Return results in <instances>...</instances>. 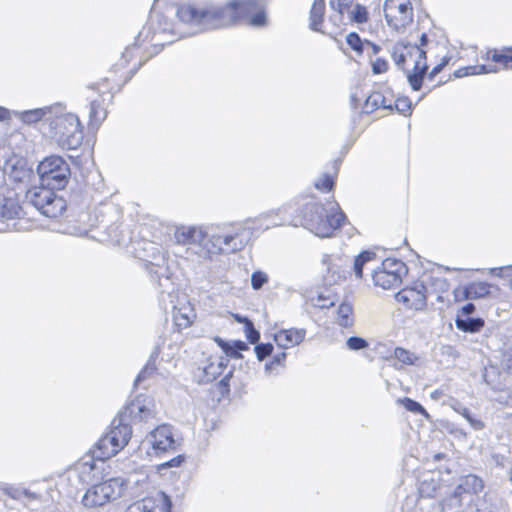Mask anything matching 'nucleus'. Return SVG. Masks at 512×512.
<instances>
[{"instance_id":"nucleus-1","label":"nucleus","mask_w":512,"mask_h":512,"mask_svg":"<svg viewBox=\"0 0 512 512\" xmlns=\"http://www.w3.org/2000/svg\"><path fill=\"white\" fill-rule=\"evenodd\" d=\"M150 415L151 411L145 405L130 403L112 420L110 431L95 443L94 448L57 473V477L65 480H122L110 476L107 460L128 444L132 435L131 422L142 421Z\"/></svg>"},{"instance_id":"nucleus-2","label":"nucleus","mask_w":512,"mask_h":512,"mask_svg":"<svg viewBox=\"0 0 512 512\" xmlns=\"http://www.w3.org/2000/svg\"><path fill=\"white\" fill-rule=\"evenodd\" d=\"M179 18L196 28V32L229 28L248 19L252 27H264L268 19L259 0H227L224 4L207 3L203 6L185 4L179 7Z\"/></svg>"},{"instance_id":"nucleus-3","label":"nucleus","mask_w":512,"mask_h":512,"mask_svg":"<svg viewBox=\"0 0 512 512\" xmlns=\"http://www.w3.org/2000/svg\"><path fill=\"white\" fill-rule=\"evenodd\" d=\"M337 210L328 212L314 196H300L280 208V212L289 218V224L303 226L316 236L331 237L347 220L346 214L335 203Z\"/></svg>"},{"instance_id":"nucleus-4","label":"nucleus","mask_w":512,"mask_h":512,"mask_svg":"<svg viewBox=\"0 0 512 512\" xmlns=\"http://www.w3.org/2000/svg\"><path fill=\"white\" fill-rule=\"evenodd\" d=\"M251 232L242 224L222 222L208 224V237L203 248V258L241 251L250 239Z\"/></svg>"},{"instance_id":"nucleus-5","label":"nucleus","mask_w":512,"mask_h":512,"mask_svg":"<svg viewBox=\"0 0 512 512\" xmlns=\"http://www.w3.org/2000/svg\"><path fill=\"white\" fill-rule=\"evenodd\" d=\"M182 5L183 4L177 7L176 12ZM176 16L181 23L188 25L191 31L183 33L179 32L177 31L175 24L169 20L168 17L162 14H157L152 16L149 22L142 28V30L139 31L135 37L133 47L140 46L142 43L147 41L151 42V50L148 52V58H150L154 55H157L164 48V46L172 44L180 38L199 33L196 32V28L191 24L182 21L177 13Z\"/></svg>"},{"instance_id":"nucleus-6","label":"nucleus","mask_w":512,"mask_h":512,"mask_svg":"<svg viewBox=\"0 0 512 512\" xmlns=\"http://www.w3.org/2000/svg\"><path fill=\"white\" fill-rule=\"evenodd\" d=\"M56 189L49 186H35L26 193V199L31 203L42 215L48 218H56L61 216L68 207H79L80 209L87 206L86 198L78 193H71L69 200L63 195L55 192Z\"/></svg>"},{"instance_id":"nucleus-7","label":"nucleus","mask_w":512,"mask_h":512,"mask_svg":"<svg viewBox=\"0 0 512 512\" xmlns=\"http://www.w3.org/2000/svg\"><path fill=\"white\" fill-rule=\"evenodd\" d=\"M57 106L59 109L49 116V134L62 149L77 150L84 139L81 122L76 114L66 112L62 104L57 103Z\"/></svg>"},{"instance_id":"nucleus-8","label":"nucleus","mask_w":512,"mask_h":512,"mask_svg":"<svg viewBox=\"0 0 512 512\" xmlns=\"http://www.w3.org/2000/svg\"><path fill=\"white\" fill-rule=\"evenodd\" d=\"M135 256L141 261L142 267L150 275L151 281L163 287V279L169 281V268L162 247L152 241L142 240L137 243Z\"/></svg>"},{"instance_id":"nucleus-9","label":"nucleus","mask_w":512,"mask_h":512,"mask_svg":"<svg viewBox=\"0 0 512 512\" xmlns=\"http://www.w3.org/2000/svg\"><path fill=\"white\" fill-rule=\"evenodd\" d=\"M37 174L40 185L63 190L70 179L71 169L62 156L50 155L39 162Z\"/></svg>"},{"instance_id":"nucleus-10","label":"nucleus","mask_w":512,"mask_h":512,"mask_svg":"<svg viewBox=\"0 0 512 512\" xmlns=\"http://www.w3.org/2000/svg\"><path fill=\"white\" fill-rule=\"evenodd\" d=\"M406 264L397 258H386L372 272V280L375 286L382 289H394L402 282V277L407 274Z\"/></svg>"},{"instance_id":"nucleus-11","label":"nucleus","mask_w":512,"mask_h":512,"mask_svg":"<svg viewBox=\"0 0 512 512\" xmlns=\"http://www.w3.org/2000/svg\"><path fill=\"white\" fill-rule=\"evenodd\" d=\"M125 484L126 482H97L83 495L82 503L86 507H96L116 500L122 497Z\"/></svg>"},{"instance_id":"nucleus-12","label":"nucleus","mask_w":512,"mask_h":512,"mask_svg":"<svg viewBox=\"0 0 512 512\" xmlns=\"http://www.w3.org/2000/svg\"><path fill=\"white\" fill-rule=\"evenodd\" d=\"M207 237L208 225H180L174 231V238L177 244L196 247L195 253L202 258Z\"/></svg>"},{"instance_id":"nucleus-13","label":"nucleus","mask_w":512,"mask_h":512,"mask_svg":"<svg viewBox=\"0 0 512 512\" xmlns=\"http://www.w3.org/2000/svg\"><path fill=\"white\" fill-rule=\"evenodd\" d=\"M384 11L388 25L397 30L412 22V5L409 0H385Z\"/></svg>"},{"instance_id":"nucleus-14","label":"nucleus","mask_w":512,"mask_h":512,"mask_svg":"<svg viewBox=\"0 0 512 512\" xmlns=\"http://www.w3.org/2000/svg\"><path fill=\"white\" fill-rule=\"evenodd\" d=\"M427 288L423 281L417 280L411 286L405 287L395 294V299L416 311L424 310L427 306Z\"/></svg>"},{"instance_id":"nucleus-15","label":"nucleus","mask_w":512,"mask_h":512,"mask_svg":"<svg viewBox=\"0 0 512 512\" xmlns=\"http://www.w3.org/2000/svg\"><path fill=\"white\" fill-rule=\"evenodd\" d=\"M97 227L107 232L110 237H116L119 221L122 218L121 208L111 202L102 203L95 211Z\"/></svg>"},{"instance_id":"nucleus-16","label":"nucleus","mask_w":512,"mask_h":512,"mask_svg":"<svg viewBox=\"0 0 512 512\" xmlns=\"http://www.w3.org/2000/svg\"><path fill=\"white\" fill-rule=\"evenodd\" d=\"M172 502L164 492H158L154 497H145L130 504L126 512H171Z\"/></svg>"},{"instance_id":"nucleus-17","label":"nucleus","mask_w":512,"mask_h":512,"mask_svg":"<svg viewBox=\"0 0 512 512\" xmlns=\"http://www.w3.org/2000/svg\"><path fill=\"white\" fill-rule=\"evenodd\" d=\"M148 441L156 454L175 449L173 427L167 424L157 426L148 436Z\"/></svg>"},{"instance_id":"nucleus-18","label":"nucleus","mask_w":512,"mask_h":512,"mask_svg":"<svg viewBox=\"0 0 512 512\" xmlns=\"http://www.w3.org/2000/svg\"><path fill=\"white\" fill-rule=\"evenodd\" d=\"M306 336L304 328L280 329L273 334V340L281 349H289L300 345Z\"/></svg>"},{"instance_id":"nucleus-19","label":"nucleus","mask_w":512,"mask_h":512,"mask_svg":"<svg viewBox=\"0 0 512 512\" xmlns=\"http://www.w3.org/2000/svg\"><path fill=\"white\" fill-rule=\"evenodd\" d=\"M491 284L488 282H471L464 285L461 289L455 290V297L462 293L465 300H477L487 297L490 294Z\"/></svg>"},{"instance_id":"nucleus-20","label":"nucleus","mask_w":512,"mask_h":512,"mask_svg":"<svg viewBox=\"0 0 512 512\" xmlns=\"http://www.w3.org/2000/svg\"><path fill=\"white\" fill-rule=\"evenodd\" d=\"M57 109H59V106H57L56 103L52 106L26 110L21 113L20 119L26 124H33L38 121L44 120V122H46L49 125V116H53L54 111Z\"/></svg>"},{"instance_id":"nucleus-21","label":"nucleus","mask_w":512,"mask_h":512,"mask_svg":"<svg viewBox=\"0 0 512 512\" xmlns=\"http://www.w3.org/2000/svg\"><path fill=\"white\" fill-rule=\"evenodd\" d=\"M214 341L221 348L227 357L234 359H242V351L248 350L249 346L242 340L227 341L219 336L214 338Z\"/></svg>"},{"instance_id":"nucleus-22","label":"nucleus","mask_w":512,"mask_h":512,"mask_svg":"<svg viewBox=\"0 0 512 512\" xmlns=\"http://www.w3.org/2000/svg\"><path fill=\"white\" fill-rule=\"evenodd\" d=\"M427 63H421L415 60L412 71H405L407 82L413 91H419L422 88L425 77H427Z\"/></svg>"},{"instance_id":"nucleus-23","label":"nucleus","mask_w":512,"mask_h":512,"mask_svg":"<svg viewBox=\"0 0 512 512\" xmlns=\"http://www.w3.org/2000/svg\"><path fill=\"white\" fill-rule=\"evenodd\" d=\"M325 15V0H314L309 11V29L323 33L321 30Z\"/></svg>"},{"instance_id":"nucleus-24","label":"nucleus","mask_w":512,"mask_h":512,"mask_svg":"<svg viewBox=\"0 0 512 512\" xmlns=\"http://www.w3.org/2000/svg\"><path fill=\"white\" fill-rule=\"evenodd\" d=\"M452 408L456 413L461 415L469 423L472 429L479 431L484 428L485 425L483 421L462 403L455 402L452 405Z\"/></svg>"},{"instance_id":"nucleus-25","label":"nucleus","mask_w":512,"mask_h":512,"mask_svg":"<svg viewBox=\"0 0 512 512\" xmlns=\"http://www.w3.org/2000/svg\"><path fill=\"white\" fill-rule=\"evenodd\" d=\"M456 328L468 333L479 332L484 326V320L481 317L465 316L464 318H455Z\"/></svg>"},{"instance_id":"nucleus-26","label":"nucleus","mask_w":512,"mask_h":512,"mask_svg":"<svg viewBox=\"0 0 512 512\" xmlns=\"http://www.w3.org/2000/svg\"><path fill=\"white\" fill-rule=\"evenodd\" d=\"M22 214L23 210L19 200H11L8 198L0 205V219L13 220L20 218Z\"/></svg>"},{"instance_id":"nucleus-27","label":"nucleus","mask_w":512,"mask_h":512,"mask_svg":"<svg viewBox=\"0 0 512 512\" xmlns=\"http://www.w3.org/2000/svg\"><path fill=\"white\" fill-rule=\"evenodd\" d=\"M483 381L493 390H500L502 387L501 372L497 366H485L482 373Z\"/></svg>"},{"instance_id":"nucleus-28","label":"nucleus","mask_w":512,"mask_h":512,"mask_svg":"<svg viewBox=\"0 0 512 512\" xmlns=\"http://www.w3.org/2000/svg\"><path fill=\"white\" fill-rule=\"evenodd\" d=\"M200 374L198 375V382L200 384H207L216 380L221 372L219 371V366L215 365V361L212 359H208L207 363L198 369Z\"/></svg>"},{"instance_id":"nucleus-29","label":"nucleus","mask_w":512,"mask_h":512,"mask_svg":"<svg viewBox=\"0 0 512 512\" xmlns=\"http://www.w3.org/2000/svg\"><path fill=\"white\" fill-rule=\"evenodd\" d=\"M353 307L347 301H342L337 308V323L344 328H350L353 325Z\"/></svg>"},{"instance_id":"nucleus-30","label":"nucleus","mask_w":512,"mask_h":512,"mask_svg":"<svg viewBox=\"0 0 512 512\" xmlns=\"http://www.w3.org/2000/svg\"><path fill=\"white\" fill-rule=\"evenodd\" d=\"M422 281L426 284L427 295L430 291L443 293L449 289V283L443 277L428 275Z\"/></svg>"},{"instance_id":"nucleus-31","label":"nucleus","mask_w":512,"mask_h":512,"mask_svg":"<svg viewBox=\"0 0 512 512\" xmlns=\"http://www.w3.org/2000/svg\"><path fill=\"white\" fill-rule=\"evenodd\" d=\"M488 58L495 63L502 64L506 69H511L512 48H504L501 51L493 49L488 52Z\"/></svg>"},{"instance_id":"nucleus-32","label":"nucleus","mask_w":512,"mask_h":512,"mask_svg":"<svg viewBox=\"0 0 512 512\" xmlns=\"http://www.w3.org/2000/svg\"><path fill=\"white\" fill-rule=\"evenodd\" d=\"M107 112L101 106L100 101L93 100L89 107V124L98 127L106 118Z\"/></svg>"},{"instance_id":"nucleus-33","label":"nucleus","mask_w":512,"mask_h":512,"mask_svg":"<svg viewBox=\"0 0 512 512\" xmlns=\"http://www.w3.org/2000/svg\"><path fill=\"white\" fill-rule=\"evenodd\" d=\"M375 258L376 254L370 250H363L355 257L353 270L356 278L361 279L363 277L364 265Z\"/></svg>"},{"instance_id":"nucleus-34","label":"nucleus","mask_w":512,"mask_h":512,"mask_svg":"<svg viewBox=\"0 0 512 512\" xmlns=\"http://www.w3.org/2000/svg\"><path fill=\"white\" fill-rule=\"evenodd\" d=\"M384 99L385 97L383 96L382 93L378 91L372 92L366 97L364 101L362 113L370 114L377 110L378 108H382Z\"/></svg>"},{"instance_id":"nucleus-35","label":"nucleus","mask_w":512,"mask_h":512,"mask_svg":"<svg viewBox=\"0 0 512 512\" xmlns=\"http://www.w3.org/2000/svg\"><path fill=\"white\" fill-rule=\"evenodd\" d=\"M3 491L15 500H22L23 498L36 499L37 495L29 489L15 487L13 485L6 486Z\"/></svg>"},{"instance_id":"nucleus-36","label":"nucleus","mask_w":512,"mask_h":512,"mask_svg":"<svg viewBox=\"0 0 512 512\" xmlns=\"http://www.w3.org/2000/svg\"><path fill=\"white\" fill-rule=\"evenodd\" d=\"M403 407L412 413L420 414L424 416L426 419L430 418L429 413L426 411V409L422 406V404L414 399H411L409 397H404L398 400Z\"/></svg>"},{"instance_id":"nucleus-37","label":"nucleus","mask_w":512,"mask_h":512,"mask_svg":"<svg viewBox=\"0 0 512 512\" xmlns=\"http://www.w3.org/2000/svg\"><path fill=\"white\" fill-rule=\"evenodd\" d=\"M8 198L11 200H18L15 191L10 189L7 184L5 171L0 167V205Z\"/></svg>"},{"instance_id":"nucleus-38","label":"nucleus","mask_w":512,"mask_h":512,"mask_svg":"<svg viewBox=\"0 0 512 512\" xmlns=\"http://www.w3.org/2000/svg\"><path fill=\"white\" fill-rule=\"evenodd\" d=\"M287 353L280 352L272 357V359L265 363L264 371L267 374L276 373L278 374L277 367L285 368Z\"/></svg>"},{"instance_id":"nucleus-39","label":"nucleus","mask_w":512,"mask_h":512,"mask_svg":"<svg viewBox=\"0 0 512 512\" xmlns=\"http://www.w3.org/2000/svg\"><path fill=\"white\" fill-rule=\"evenodd\" d=\"M366 40H362L357 32H350L346 36V43L348 46L356 52L358 55H361L364 51V46L366 45Z\"/></svg>"},{"instance_id":"nucleus-40","label":"nucleus","mask_w":512,"mask_h":512,"mask_svg":"<svg viewBox=\"0 0 512 512\" xmlns=\"http://www.w3.org/2000/svg\"><path fill=\"white\" fill-rule=\"evenodd\" d=\"M368 19L369 12L367 8L360 3L355 4L353 10L350 12V20L357 24H364Z\"/></svg>"},{"instance_id":"nucleus-41","label":"nucleus","mask_w":512,"mask_h":512,"mask_svg":"<svg viewBox=\"0 0 512 512\" xmlns=\"http://www.w3.org/2000/svg\"><path fill=\"white\" fill-rule=\"evenodd\" d=\"M314 186L317 190L331 192L335 187V179L329 173H323L321 177L315 181Z\"/></svg>"},{"instance_id":"nucleus-42","label":"nucleus","mask_w":512,"mask_h":512,"mask_svg":"<svg viewBox=\"0 0 512 512\" xmlns=\"http://www.w3.org/2000/svg\"><path fill=\"white\" fill-rule=\"evenodd\" d=\"M394 357L405 365H414L418 357L402 347H396L393 353Z\"/></svg>"},{"instance_id":"nucleus-43","label":"nucleus","mask_w":512,"mask_h":512,"mask_svg":"<svg viewBox=\"0 0 512 512\" xmlns=\"http://www.w3.org/2000/svg\"><path fill=\"white\" fill-rule=\"evenodd\" d=\"M244 332L247 341L250 344H257L260 339V332L254 327V323L247 317H244Z\"/></svg>"},{"instance_id":"nucleus-44","label":"nucleus","mask_w":512,"mask_h":512,"mask_svg":"<svg viewBox=\"0 0 512 512\" xmlns=\"http://www.w3.org/2000/svg\"><path fill=\"white\" fill-rule=\"evenodd\" d=\"M470 486V482H464V483H461L459 484L456 489L454 490V493L453 495L448 498V503L450 505H461L462 503V496L464 494H469V487Z\"/></svg>"},{"instance_id":"nucleus-45","label":"nucleus","mask_w":512,"mask_h":512,"mask_svg":"<svg viewBox=\"0 0 512 512\" xmlns=\"http://www.w3.org/2000/svg\"><path fill=\"white\" fill-rule=\"evenodd\" d=\"M346 347L350 351H361L369 347V342L360 336H350L346 340Z\"/></svg>"},{"instance_id":"nucleus-46","label":"nucleus","mask_w":512,"mask_h":512,"mask_svg":"<svg viewBox=\"0 0 512 512\" xmlns=\"http://www.w3.org/2000/svg\"><path fill=\"white\" fill-rule=\"evenodd\" d=\"M394 107L399 114L410 115L412 111V102L407 96L397 97Z\"/></svg>"},{"instance_id":"nucleus-47","label":"nucleus","mask_w":512,"mask_h":512,"mask_svg":"<svg viewBox=\"0 0 512 512\" xmlns=\"http://www.w3.org/2000/svg\"><path fill=\"white\" fill-rule=\"evenodd\" d=\"M274 346L272 343H257L254 347V352L259 361H263L268 356L272 355Z\"/></svg>"},{"instance_id":"nucleus-48","label":"nucleus","mask_w":512,"mask_h":512,"mask_svg":"<svg viewBox=\"0 0 512 512\" xmlns=\"http://www.w3.org/2000/svg\"><path fill=\"white\" fill-rule=\"evenodd\" d=\"M268 280V275L265 272L256 270L251 274V287L256 291L260 290Z\"/></svg>"},{"instance_id":"nucleus-49","label":"nucleus","mask_w":512,"mask_h":512,"mask_svg":"<svg viewBox=\"0 0 512 512\" xmlns=\"http://www.w3.org/2000/svg\"><path fill=\"white\" fill-rule=\"evenodd\" d=\"M419 497L421 498H432L435 496L437 487L435 482H419L417 487Z\"/></svg>"},{"instance_id":"nucleus-50","label":"nucleus","mask_w":512,"mask_h":512,"mask_svg":"<svg viewBox=\"0 0 512 512\" xmlns=\"http://www.w3.org/2000/svg\"><path fill=\"white\" fill-rule=\"evenodd\" d=\"M157 370L156 366H153L152 364H149L146 362L144 367L140 370L138 375L136 376L133 386L136 388L141 382L148 379L151 375H153Z\"/></svg>"},{"instance_id":"nucleus-51","label":"nucleus","mask_w":512,"mask_h":512,"mask_svg":"<svg viewBox=\"0 0 512 512\" xmlns=\"http://www.w3.org/2000/svg\"><path fill=\"white\" fill-rule=\"evenodd\" d=\"M335 300L334 298L329 294L325 292H319L317 294L315 306L324 309V308H330L334 306Z\"/></svg>"},{"instance_id":"nucleus-52","label":"nucleus","mask_w":512,"mask_h":512,"mask_svg":"<svg viewBox=\"0 0 512 512\" xmlns=\"http://www.w3.org/2000/svg\"><path fill=\"white\" fill-rule=\"evenodd\" d=\"M391 57L393 61L395 62L398 69L402 70L403 72L407 71L405 68L406 63V54L403 50H399L398 46L393 48V51L391 52Z\"/></svg>"},{"instance_id":"nucleus-53","label":"nucleus","mask_w":512,"mask_h":512,"mask_svg":"<svg viewBox=\"0 0 512 512\" xmlns=\"http://www.w3.org/2000/svg\"><path fill=\"white\" fill-rule=\"evenodd\" d=\"M233 376V371L230 370L220 381L217 383V389L221 396H226L230 393V379Z\"/></svg>"},{"instance_id":"nucleus-54","label":"nucleus","mask_w":512,"mask_h":512,"mask_svg":"<svg viewBox=\"0 0 512 512\" xmlns=\"http://www.w3.org/2000/svg\"><path fill=\"white\" fill-rule=\"evenodd\" d=\"M398 45H400L404 49L415 50V53L418 55L416 60H420L421 63H426L427 53L417 44H412L410 42H401Z\"/></svg>"},{"instance_id":"nucleus-55","label":"nucleus","mask_w":512,"mask_h":512,"mask_svg":"<svg viewBox=\"0 0 512 512\" xmlns=\"http://www.w3.org/2000/svg\"><path fill=\"white\" fill-rule=\"evenodd\" d=\"M450 59L449 56H444L437 65L427 72V78L433 80L449 64Z\"/></svg>"},{"instance_id":"nucleus-56","label":"nucleus","mask_w":512,"mask_h":512,"mask_svg":"<svg viewBox=\"0 0 512 512\" xmlns=\"http://www.w3.org/2000/svg\"><path fill=\"white\" fill-rule=\"evenodd\" d=\"M353 0H330V7L337 11L339 14L343 15L345 10L350 7Z\"/></svg>"},{"instance_id":"nucleus-57","label":"nucleus","mask_w":512,"mask_h":512,"mask_svg":"<svg viewBox=\"0 0 512 512\" xmlns=\"http://www.w3.org/2000/svg\"><path fill=\"white\" fill-rule=\"evenodd\" d=\"M388 69V62L384 58H376L372 62V73L375 75L382 74Z\"/></svg>"},{"instance_id":"nucleus-58","label":"nucleus","mask_w":512,"mask_h":512,"mask_svg":"<svg viewBox=\"0 0 512 512\" xmlns=\"http://www.w3.org/2000/svg\"><path fill=\"white\" fill-rule=\"evenodd\" d=\"M476 311V307L473 303L468 302L461 307L459 312L456 315V318H464L465 316H474Z\"/></svg>"},{"instance_id":"nucleus-59","label":"nucleus","mask_w":512,"mask_h":512,"mask_svg":"<svg viewBox=\"0 0 512 512\" xmlns=\"http://www.w3.org/2000/svg\"><path fill=\"white\" fill-rule=\"evenodd\" d=\"M175 325L179 328H186L191 324L190 318L180 312L174 313L173 315Z\"/></svg>"},{"instance_id":"nucleus-60","label":"nucleus","mask_w":512,"mask_h":512,"mask_svg":"<svg viewBox=\"0 0 512 512\" xmlns=\"http://www.w3.org/2000/svg\"><path fill=\"white\" fill-rule=\"evenodd\" d=\"M184 461V457L182 455H178L174 458H172L171 460L169 461H166L164 463H162L160 466H159V469H163V468H169V467H179L180 464Z\"/></svg>"},{"instance_id":"nucleus-61","label":"nucleus","mask_w":512,"mask_h":512,"mask_svg":"<svg viewBox=\"0 0 512 512\" xmlns=\"http://www.w3.org/2000/svg\"><path fill=\"white\" fill-rule=\"evenodd\" d=\"M139 46H134L133 47V44L126 47L125 51L122 53V56H121V60L123 61V63L119 64V63H116V66H124L126 65L128 62H129V59L133 56V51L138 48Z\"/></svg>"},{"instance_id":"nucleus-62","label":"nucleus","mask_w":512,"mask_h":512,"mask_svg":"<svg viewBox=\"0 0 512 512\" xmlns=\"http://www.w3.org/2000/svg\"><path fill=\"white\" fill-rule=\"evenodd\" d=\"M508 462V458L505 457L504 455L498 453H493L491 455V463L494 464L495 466L504 467Z\"/></svg>"},{"instance_id":"nucleus-63","label":"nucleus","mask_w":512,"mask_h":512,"mask_svg":"<svg viewBox=\"0 0 512 512\" xmlns=\"http://www.w3.org/2000/svg\"><path fill=\"white\" fill-rule=\"evenodd\" d=\"M498 69L495 66H489L485 64L477 65V73L478 75L481 74H488V73H496Z\"/></svg>"},{"instance_id":"nucleus-64","label":"nucleus","mask_w":512,"mask_h":512,"mask_svg":"<svg viewBox=\"0 0 512 512\" xmlns=\"http://www.w3.org/2000/svg\"><path fill=\"white\" fill-rule=\"evenodd\" d=\"M504 365L507 372L512 374V349L506 354Z\"/></svg>"}]
</instances>
